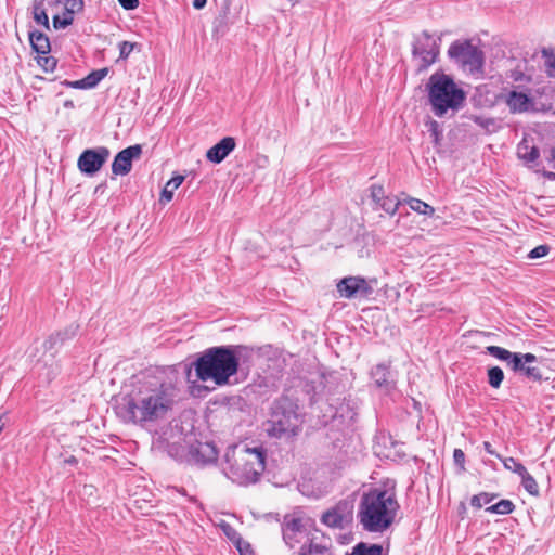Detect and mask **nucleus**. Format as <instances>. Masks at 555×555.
<instances>
[{
    "label": "nucleus",
    "instance_id": "nucleus-53",
    "mask_svg": "<svg viewBox=\"0 0 555 555\" xmlns=\"http://www.w3.org/2000/svg\"><path fill=\"white\" fill-rule=\"evenodd\" d=\"M487 127H488V132H489L490 131V121L489 120H488Z\"/></svg>",
    "mask_w": 555,
    "mask_h": 555
},
{
    "label": "nucleus",
    "instance_id": "nucleus-16",
    "mask_svg": "<svg viewBox=\"0 0 555 555\" xmlns=\"http://www.w3.org/2000/svg\"><path fill=\"white\" fill-rule=\"evenodd\" d=\"M537 361V357L532 353H515L511 366L513 371L520 372L528 378L540 380L542 378L539 367L531 365Z\"/></svg>",
    "mask_w": 555,
    "mask_h": 555
},
{
    "label": "nucleus",
    "instance_id": "nucleus-49",
    "mask_svg": "<svg viewBox=\"0 0 555 555\" xmlns=\"http://www.w3.org/2000/svg\"><path fill=\"white\" fill-rule=\"evenodd\" d=\"M206 2H207V0H194L193 1V7L195 9H202V8L205 7Z\"/></svg>",
    "mask_w": 555,
    "mask_h": 555
},
{
    "label": "nucleus",
    "instance_id": "nucleus-48",
    "mask_svg": "<svg viewBox=\"0 0 555 555\" xmlns=\"http://www.w3.org/2000/svg\"><path fill=\"white\" fill-rule=\"evenodd\" d=\"M483 498H486V494H483V493H480V494H477V495H473L472 499H470L472 507H474L476 509H480L482 507L481 500Z\"/></svg>",
    "mask_w": 555,
    "mask_h": 555
},
{
    "label": "nucleus",
    "instance_id": "nucleus-52",
    "mask_svg": "<svg viewBox=\"0 0 555 555\" xmlns=\"http://www.w3.org/2000/svg\"><path fill=\"white\" fill-rule=\"evenodd\" d=\"M354 417V412L352 411H349V420L352 421Z\"/></svg>",
    "mask_w": 555,
    "mask_h": 555
},
{
    "label": "nucleus",
    "instance_id": "nucleus-18",
    "mask_svg": "<svg viewBox=\"0 0 555 555\" xmlns=\"http://www.w3.org/2000/svg\"><path fill=\"white\" fill-rule=\"evenodd\" d=\"M235 146L234 138L224 137L207 151L206 158L214 164H220L229 156Z\"/></svg>",
    "mask_w": 555,
    "mask_h": 555
},
{
    "label": "nucleus",
    "instance_id": "nucleus-12",
    "mask_svg": "<svg viewBox=\"0 0 555 555\" xmlns=\"http://www.w3.org/2000/svg\"><path fill=\"white\" fill-rule=\"evenodd\" d=\"M296 555H334L332 540L320 530L313 529Z\"/></svg>",
    "mask_w": 555,
    "mask_h": 555
},
{
    "label": "nucleus",
    "instance_id": "nucleus-24",
    "mask_svg": "<svg viewBox=\"0 0 555 555\" xmlns=\"http://www.w3.org/2000/svg\"><path fill=\"white\" fill-rule=\"evenodd\" d=\"M494 498H488V513L507 515L514 511V503L509 500H500L492 504Z\"/></svg>",
    "mask_w": 555,
    "mask_h": 555
},
{
    "label": "nucleus",
    "instance_id": "nucleus-2",
    "mask_svg": "<svg viewBox=\"0 0 555 555\" xmlns=\"http://www.w3.org/2000/svg\"><path fill=\"white\" fill-rule=\"evenodd\" d=\"M399 509L395 488L374 487L361 496L357 517L364 531L384 533L395 522Z\"/></svg>",
    "mask_w": 555,
    "mask_h": 555
},
{
    "label": "nucleus",
    "instance_id": "nucleus-3",
    "mask_svg": "<svg viewBox=\"0 0 555 555\" xmlns=\"http://www.w3.org/2000/svg\"><path fill=\"white\" fill-rule=\"evenodd\" d=\"M246 348L242 345H223L204 350L193 362L198 380H211L216 386H225L237 374L240 356Z\"/></svg>",
    "mask_w": 555,
    "mask_h": 555
},
{
    "label": "nucleus",
    "instance_id": "nucleus-11",
    "mask_svg": "<svg viewBox=\"0 0 555 555\" xmlns=\"http://www.w3.org/2000/svg\"><path fill=\"white\" fill-rule=\"evenodd\" d=\"M371 379L376 388L386 395L397 389V372L392 371L390 363H378L371 369Z\"/></svg>",
    "mask_w": 555,
    "mask_h": 555
},
{
    "label": "nucleus",
    "instance_id": "nucleus-21",
    "mask_svg": "<svg viewBox=\"0 0 555 555\" xmlns=\"http://www.w3.org/2000/svg\"><path fill=\"white\" fill-rule=\"evenodd\" d=\"M282 530L296 531V532H309L302 518L297 514H287L283 518Z\"/></svg>",
    "mask_w": 555,
    "mask_h": 555
},
{
    "label": "nucleus",
    "instance_id": "nucleus-15",
    "mask_svg": "<svg viewBox=\"0 0 555 555\" xmlns=\"http://www.w3.org/2000/svg\"><path fill=\"white\" fill-rule=\"evenodd\" d=\"M321 520L327 527L341 529L352 520L351 506L347 502H340L326 511Z\"/></svg>",
    "mask_w": 555,
    "mask_h": 555
},
{
    "label": "nucleus",
    "instance_id": "nucleus-31",
    "mask_svg": "<svg viewBox=\"0 0 555 555\" xmlns=\"http://www.w3.org/2000/svg\"><path fill=\"white\" fill-rule=\"evenodd\" d=\"M488 353L498 358L499 360L507 361L509 365L513 361V357L515 356V353H512L511 351L498 346H488Z\"/></svg>",
    "mask_w": 555,
    "mask_h": 555
},
{
    "label": "nucleus",
    "instance_id": "nucleus-23",
    "mask_svg": "<svg viewBox=\"0 0 555 555\" xmlns=\"http://www.w3.org/2000/svg\"><path fill=\"white\" fill-rule=\"evenodd\" d=\"M311 531L312 530H309V532H296V531L282 530L283 540L289 548H295L297 545L300 544V546H301L304 544V542L308 541V538H310Z\"/></svg>",
    "mask_w": 555,
    "mask_h": 555
},
{
    "label": "nucleus",
    "instance_id": "nucleus-44",
    "mask_svg": "<svg viewBox=\"0 0 555 555\" xmlns=\"http://www.w3.org/2000/svg\"><path fill=\"white\" fill-rule=\"evenodd\" d=\"M453 461H454V464L460 467V469H462V470L464 469L465 454L461 449H454Z\"/></svg>",
    "mask_w": 555,
    "mask_h": 555
},
{
    "label": "nucleus",
    "instance_id": "nucleus-39",
    "mask_svg": "<svg viewBox=\"0 0 555 555\" xmlns=\"http://www.w3.org/2000/svg\"><path fill=\"white\" fill-rule=\"evenodd\" d=\"M502 462L506 469L512 470L518 474L519 476L526 473V467L521 463L514 460L513 457L502 460Z\"/></svg>",
    "mask_w": 555,
    "mask_h": 555
},
{
    "label": "nucleus",
    "instance_id": "nucleus-36",
    "mask_svg": "<svg viewBox=\"0 0 555 555\" xmlns=\"http://www.w3.org/2000/svg\"><path fill=\"white\" fill-rule=\"evenodd\" d=\"M74 22V15L70 12L65 11L62 16L55 15L53 17V25L56 29H64L72 25Z\"/></svg>",
    "mask_w": 555,
    "mask_h": 555
},
{
    "label": "nucleus",
    "instance_id": "nucleus-19",
    "mask_svg": "<svg viewBox=\"0 0 555 555\" xmlns=\"http://www.w3.org/2000/svg\"><path fill=\"white\" fill-rule=\"evenodd\" d=\"M506 104L512 113H524L532 108L533 101L524 92L511 91L506 96Z\"/></svg>",
    "mask_w": 555,
    "mask_h": 555
},
{
    "label": "nucleus",
    "instance_id": "nucleus-51",
    "mask_svg": "<svg viewBox=\"0 0 555 555\" xmlns=\"http://www.w3.org/2000/svg\"><path fill=\"white\" fill-rule=\"evenodd\" d=\"M66 462L69 464H74L77 462V460L74 456H70L69 459L66 460Z\"/></svg>",
    "mask_w": 555,
    "mask_h": 555
},
{
    "label": "nucleus",
    "instance_id": "nucleus-10",
    "mask_svg": "<svg viewBox=\"0 0 555 555\" xmlns=\"http://www.w3.org/2000/svg\"><path fill=\"white\" fill-rule=\"evenodd\" d=\"M109 157V150L105 146L85 150L77 160L78 169L86 176H94Z\"/></svg>",
    "mask_w": 555,
    "mask_h": 555
},
{
    "label": "nucleus",
    "instance_id": "nucleus-5",
    "mask_svg": "<svg viewBox=\"0 0 555 555\" xmlns=\"http://www.w3.org/2000/svg\"><path fill=\"white\" fill-rule=\"evenodd\" d=\"M427 90L431 111L437 117L444 116L449 111H459L466 98L453 78L441 72H436L429 77Z\"/></svg>",
    "mask_w": 555,
    "mask_h": 555
},
{
    "label": "nucleus",
    "instance_id": "nucleus-41",
    "mask_svg": "<svg viewBox=\"0 0 555 555\" xmlns=\"http://www.w3.org/2000/svg\"><path fill=\"white\" fill-rule=\"evenodd\" d=\"M550 246L548 245H539L534 247L530 253L528 254L529 259H538L545 257L550 253Z\"/></svg>",
    "mask_w": 555,
    "mask_h": 555
},
{
    "label": "nucleus",
    "instance_id": "nucleus-22",
    "mask_svg": "<svg viewBox=\"0 0 555 555\" xmlns=\"http://www.w3.org/2000/svg\"><path fill=\"white\" fill-rule=\"evenodd\" d=\"M184 181V176L182 175H176L173 176L164 186L162 193H160V202L162 203H169L175 191L182 184Z\"/></svg>",
    "mask_w": 555,
    "mask_h": 555
},
{
    "label": "nucleus",
    "instance_id": "nucleus-25",
    "mask_svg": "<svg viewBox=\"0 0 555 555\" xmlns=\"http://www.w3.org/2000/svg\"><path fill=\"white\" fill-rule=\"evenodd\" d=\"M517 155L520 159L531 163L539 157V150L534 145H529L527 140H524L517 146Z\"/></svg>",
    "mask_w": 555,
    "mask_h": 555
},
{
    "label": "nucleus",
    "instance_id": "nucleus-42",
    "mask_svg": "<svg viewBox=\"0 0 555 555\" xmlns=\"http://www.w3.org/2000/svg\"><path fill=\"white\" fill-rule=\"evenodd\" d=\"M83 9V0H66L65 2V11L70 12V14H75L76 12H80Z\"/></svg>",
    "mask_w": 555,
    "mask_h": 555
},
{
    "label": "nucleus",
    "instance_id": "nucleus-1",
    "mask_svg": "<svg viewBox=\"0 0 555 555\" xmlns=\"http://www.w3.org/2000/svg\"><path fill=\"white\" fill-rule=\"evenodd\" d=\"M124 400L119 414L126 422H156L172 410L177 401V390L170 384L143 382Z\"/></svg>",
    "mask_w": 555,
    "mask_h": 555
},
{
    "label": "nucleus",
    "instance_id": "nucleus-29",
    "mask_svg": "<svg viewBox=\"0 0 555 555\" xmlns=\"http://www.w3.org/2000/svg\"><path fill=\"white\" fill-rule=\"evenodd\" d=\"M107 74V68L92 70L89 75L85 77L88 88L92 89L96 87L106 77Z\"/></svg>",
    "mask_w": 555,
    "mask_h": 555
},
{
    "label": "nucleus",
    "instance_id": "nucleus-50",
    "mask_svg": "<svg viewBox=\"0 0 555 555\" xmlns=\"http://www.w3.org/2000/svg\"><path fill=\"white\" fill-rule=\"evenodd\" d=\"M550 160L553 163V168H555V146L551 150Z\"/></svg>",
    "mask_w": 555,
    "mask_h": 555
},
{
    "label": "nucleus",
    "instance_id": "nucleus-9",
    "mask_svg": "<svg viewBox=\"0 0 555 555\" xmlns=\"http://www.w3.org/2000/svg\"><path fill=\"white\" fill-rule=\"evenodd\" d=\"M412 54L417 72L426 70L437 61L439 55V46L436 38L427 31H423L413 43Z\"/></svg>",
    "mask_w": 555,
    "mask_h": 555
},
{
    "label": "nucleus",
    "instance_id": "nucleus-7",
    "mask_svg": "<svg viewBox=\"0 0 555 555\" xmlns=\"http://www.w3.org/2000/svg\"><path fill=\"white\" fill-rule=\"evenodd\" d=\"M186 444L176 443L168 447V453L170 456L184 461L189 464L196 466H206L209 464H214L218 459V450L216 446L211 442H201L195 441L191 442L190 439H184Z\"/></svg>",
    "mask_w": 555,
    "mask_h": 555
},
{
    "label": "nucleus",
    "instance_id": "nucleus-13",
    "mask_svg": "<svg viewBox=\"0 0 555 555\" xmlns=\"http://www.w3.org/2000/svg\"><path fill=\"white\" fill-rule=\"evenodd\" d=\"M337 292L344 298L366 297L373 288L364 278L347 276L337 283Z\"/></svg>",
    "mask_w": 555,
    "mask_h": 555
},
{
    "label": "nucleus",
    "instance_id": "nucleus-46",
    "mask_svg": "<svg viewBox=\"0 0 555 555\" xmlns=\"http://www.w3.org/2000/svg\"><path fill=\"white\" fill-rule=\"evenodd\" d=\"M63 85H65L69 88H73V89H89L85 78H82L80 80H75V81L65 80L63 82Z\"/></svg>",
    "mask_w": 555,
    "mask_h": 555
},
{
    "label": "nucleus",
    "instance_id": "nucleus-27",
    "mask_svg": "<svg viewBox=\"0 0 555 555\" xmlns=\"http://www.w3.org/2000/svg\"><path fill=\"white\" fill-rule=\"evenodd\" d=\"M44 0H35L33 5L34 20L37 24L49 28V17L43 8Z\"/></svg>",
    "mask_w": 555,
    "mask_h": 555
},
{
    "label": "nucleus",
    "instance_id": "nucleus-32",
    "mask_svg": "<svg viewBox=\"0 0 555 555\" xmlns=\"http://www.w3.org/2000/svg\"><path fill=\"white\" fill-rule=\"evenodd\" d=\"M400 201L395 196H388L383 199V202L378 205L377 208L383 209L385 212L389 215H395L399 208Z\"/></svg>",
    "mask_w": 555,
    "mask_h": 555
},
{
    "label": "nucleus",
    "instance_id": "nucleus-37",
    "mask_svg": "<svg viewBox=\"0 0 555 555\" xmlns=\"http://www.w3.org/2000/svg\"><path fill=\"white\" fill-rule=\"evenodd\" d=\"M491 52L495 61H502L506 57V47L501 40L492 39Z\"/></svg>",
    "mask_w": 555,
    "mask_h": 555
},
{
    "label": "nucleus",
    "instance_id": "nucleus-43",
    "mask_svg": "<svg viewBox=\"0 0 555 555\" xmlns=\"http://www.w3.org/2000/svg\"><path fill=\"white\" fill-rule=\"evenodd\" d=\"M134 44L129 41H122L119 43V59H127L133 50Z\"/></svg>",
    "mask_w": 555,
    "mask_h": 555
},
{
    "label": "nucleus",
    "instance_id": "nucleus-35",
    "mask_svg": "<svg viewBox=\"0 0 555 555\" xmlns=\"http://www.w3.org/2000/svg\"><path fill=\"white\" fill-rule=\"evenodd\" d=\"M504 379V373L499 366H493L488 370V383L494 387L499 388Z\"/></svg>",
    "mask_w": 555,
    "mask_h": 555
},
{
    "label": "nucleus",
    "instance_id": "nucleus-28",
    "mask_svg": "<svg viewBox=\"0 0 555 555\" xmlns=\"http://www.w3.org/2000/svg\"><path fill=\"white\" fill-rule=\"evenodd\" d=\"M408 204L412 210L424 216H433L435 212L433 206L417 198H409Z\"/></svg>",
    "mask_w": 555,
    "mask_h": 555
},
{
    "label": "nucleus",
    "instance_id": "nucleus-47",
    "mask_svg": "<svg viewBox=\"0 0 555 555\" xmlns=\"http://www.w3.org/2000/svg\"><path fill=\"white\" fill-rule=\"evenodd\" d=\"M125 10H134L139 7V0H118Z\"/></svg>",
    "mask_w": 555,
    "mask_h": 555
},
{
    "label": "nucleus",
    "instance_id": "nucleus-4",
    "mask_svg": "<svg viewBox=\"0 0 555 555\" xmlns=\"http://www.w3.org/2000/svg\"><path fill=\"white\" fill-rule=\"evenodd\" d=\"M264 468L266 453L261 447L232 446L227 449L222 472L234 483H255Z\"/></svg>",
    "mask_w": 555,
    "mask_h": 555
},
{
    "label": "nucleus",
    "instance_id": "nucleus-38",
    "mask_svg": "<svg viewBox=\"0 0 555 555\" xmlns=\"http://www.w3.org/2000/svg\"><path fill=\"white\" fill-rule=\"evenodd\" d=\"M37 63L44 72H53L56 68L57 60L54 56L40 54L37 57Z\"/></svg>",
    "mask_w": 555,
    "mask_h": 555
},
{
    "label": "nucleus",
    "instance_id": "nucleus-17",
    "mask_svg": "<svg viewBox=\"0 0 555 555\" xmlns=\"http://www.w3.org/2000/svg\"><path fill=\"white\" fill-rule=\"evenodd\" d=\"M79 331V325L72 323L61 331L51 334L44 341L43 346L46 350H57L66 341L73 339Z\"/></svg>",
    "mask_w": 555,
    "mask_h": 555
},
{
    "label": "nucleus",
    "instance_id": "nucleus-26",
    "mask_svg": "<svg viewBox=\"0 0 555 555\" xmlns=\"http://www.w3.org/2000/svg\"><path fill=\"white\" fill-rule=\"evenodd\" d=\"M383 547L378 544H366L360 542L352 547V552L348 555H382Z\"/></svg>",
    "mask_w": 555,
    "mask_h": 555
},
{
    "label": "nucleus",
    "instance_id": "nucleus-30",
    "mask_svg": "<svg viewBox=\"0 0 555 555\" xmlns=\"http://www.w3.org/2000/svg\"><path fill=\"white\" fill-rule=\"evenodd\" d=\"M544 66L550 77H555V49H543Z\"/></svg>",
    "mask_w": 555,
    "mask_h": 555
},
{
    "label": "nucleus",
    "instance_id": "nucleus-6",
    "mask_svg": "<svg viewBox=\"0 0 555 555\" xmlns=\"http://www.w3.org/2000/svg\"><path fill=\"white\" fill-rule=\"evenodd\" d=\"M301 424L298 405L292 399L283 397L274 402L267 431L272 437L289 438L299 433Z\"/></svg>",
    "mask_w": 555,
    "mask_h": 555
},
{
    "label": "nucleus",
    "instance_id": "nucleus-34",
    "mask_svg": "<svg viewBox=\"0 0 555 555\" xmlns=\"http://www.w3.org/2000/svg\"><path fill=\"white\" fill-rule=\"evenodd\" d=\"M521 485L526 489V491L532 495L539 494V487L535 479L526 470L525 474L520 475Z\"/></svg>",
    "mask_w": 555,
    "mask_h": 555
},
{
    "label": "nucleus",
    "instance_id": "nucleus-40",
    "mask_svg": "<svg viewBox=\"0 0 555 555\" xmlns=\"http://www.w3.org/2000/svg\"><path fill=\"white\" fill-rule=\"evenodd\" d=\"M371 198L376 204V207L383 202V199L386 197L384 188L378 184H373L370 188Z\"/></svg>",
    "mask_w": 555,
    "mask_h": 555
},
{
    "label": "nucleus",
    "instance_id": "nucleus-14",
    "mask_svg": "<svg viewBox=\"0 0 555 555\" xmlns=\"http://www.w3.org/2000/svg\"><path fill=\"white\" fill-rule=\"evenodd\" d=\"M142 146L134 144L118 152L112 164V172L115 176H126L132 169L133 159L140 158Z\"/></svg>",
    "mask_w": 555,
    "mask_h": 555
},
{
    "label": "nucleus",
    "instance_id": "nucleus-8",
    "mask_svg": "<svg viewBox=\"0 0 555 555\" xmlns=\"http://www.w3.org/2000/svg\"><path fill=\"white\" fill-rule=\"evenodd\" d=\"M450 60L470 74L480 73L482 67V51L473 44L472 40L460 39L448 49Z\"/></svg>",
    "mask_w": 555,
    "mask_h": 555
},
{
    "label": "nucleus",
    "instance_id": "nucleus-45",
    "mask_svg": "<svg viewBox=\"0 0 555 555\" xmlns=\"http://www.w3.org/2000/svg\"><path fill=\"white\" fill-rule=\"evenodd\" d=\"M430 137L433 138V141L438 144L439 142V135H440V129L439 124L436 120H433L429 122V129Z\"/></svg>",
    "mask_w": 555,
    "mask_h": 555
},
{
    "label": "nucleus",
    "instance_id": "nucleus-33",
    "mask_svg": "<svg viewBox=\"0 0 555 555\" xmlns=\"http://www.w3.org/2000/svg\"><path fill=\"white\" fill-rule=\"evenodd\" d=\"M220 529L222 530V532L225 534V537L231 541L233 542L234 544L237 545V547L240 548V544L242 542V537L241 534L228 522L225 521H222L220 524Z\"/></svg>",
    "mask_w": 555,
    "mask_h": 555
},
{
    "label": "nucleus",
    "instance_id": "nucleus-20",
    "mask_svg": "<svg viewBox=\"0 0 555 555\" xmlns=\"http://www.w3.org/2000/svg\"><path fill=\"white\" fill-rule=\"evenodd\" d=\"M29 41L34 51L38 54L46 55L50 52L51 46L47 35L39 30L29 31Z\"/></svg>",
    "mask_w": 555,
    "mask_h": 555
}]
</instances>
